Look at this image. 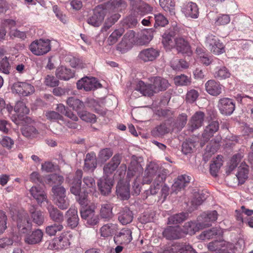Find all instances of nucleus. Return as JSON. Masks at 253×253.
Returning a JSON list of instances; mask_svg holds the SVG:
<instances>
[{
	"mask_svg": "<svg viewBox=\"0 0 253 253\" xmlns=\"http://www.w3.org/2000/svg\"><path fill=\"white\" fill-rule=\"evenodd\" d=\"M150 81L153 84H146L142 81H138L135 89L143 95L151 96L154 93L166 90L169 85L168 80L160 77H151Z\"/></svg>",
	"mask_w": 253,
	"mask_h": 253,
	"instance_id": "1",
	"label": "nucleus"
},
{
	"mask_svg": "<svg viewBox=\"0 0 253 253\" xmlns=\"http://www.w3.org/2000/svg\"><path fill=\"white\" fill-rule=\"evenodd\" d=\"M52 192L55 204L60 210H66L70 206V200L66 197L65 188L63 186H53Z\"/></svg>",
	"mask_w": 253,
	"mask_h": 253,
	"instance_id": "2",
	"label": "nucleus"
},
{
	"mask_svg": "<svg viewBox=\"0 0 253 253\" xmlns=\"http://www.w3.org/2000/svg\"><path fill=\"white\" fill-rule=\"evenodd\" d=\"M30 50L37 56L46 54L51 49L50 41L49 40L40 39L33 42L30 46Z\"/></svg>",
	"mask_w": 253,
	"mask_h": 253,
	"instance_id": "3",
	"label": "nucleus"
},
{
	"mask_svg": "<svg viewBox=\"0 0 253 253\" xmlns=\"http://www.w3.org/2000/svg\"><path fill=\"white\" fill-rule=\"evenodd\" d=\"M207 48L215 55H219L225 52L224 46L220 40L212 35L207 36L205 41Z\"/></svg>",
	"mask_w": 253,
	"mask_h": 253,
	"instance_id": "4",
	"label": "nucleus"
},
{
	"mask_svg": "<svg viewBox=\"0 0 253 253\" xmlns=\"http://www.w3.org/2000/svg\"><path fill=\"white\" fill-rule=\"evenodd\" d=\"M130 5L134 14L142 16L153 10V7L142 0H130Z\"/></svg>",
	"mask_w": 253,
	"mask_h": 253,
	"instance_id": "5",
	"label": "nucleus"
},
{
	"mask_svg": "<svg viewBox=\"0 0 253 253\" xmlns=\"http://www.w3.org/2000/svg\"><path fill=\"white\" fill-rule=\"evenodd\" d=\"M28 217V213L25 211H21L18 213L17 226L20 234H26L31 229V223Z\"/></svg>",
	"mask_w": 253,
	"mask_h": 253,
	"instance_id": "6",
	"label": "nucleus"
},
{
	"mask_svg": "<svg viewBox=\"0 0 253 253\" xmlns=\"http://www.w3.org/2000/svg\"><path fill=\"white\" fill-rule=\"evenodd\" d=\"M140 159H141L140 158H138L135 156L131 157L127 173V176L128 178L133 176H136L137 178L138 177L142 174L143 169L139 161Z\"/></svg>",
	"mask_w": 253,
	"mask_h": 253,
	"instance_id": "7",
	"label": "nucleus"
},
{
	"mask_svg": "<svg viewBox=\"0 0 253 253\" xmlns=\"http://www.w3.org/2000/svg\"><path fill=\"white\" fill-rule=\"evenodd\" d=\"M77 86L79 89H84L88 91L100 87L101 85L98 82L96 78L85 77L78 81Z\"/></svg>",
	"mask_w": 253,
	"mask_h": 253,
	"instance_id": "8",
	"label": "nucleus"
},
{
	"mask_svg": "<svg viewBox=\"0 0 253 253\" xmlns=\"http://www.w3.org/2000/svg\"><path fill=\"white\" fill-rule=\"evenodd\" d=\"M98 189L102 195H108L111 192L114 185L112 176H103L97 181Z\"/></svg>",
	"mask_w": 253,
	"mask_h": 253,
	"instance_id": "9",
	"label": "nucleus"
},
{
	"mask_svg": "<svg viewBox=\"0 0 253 253\" xmlns=\"http://www.w3.org/2000/svg\"><path fill=\"white\" fill-rule=\"evenodd\" d=\"M217 107L220 112L224 115H231L235 108L233 101L229 98H222L219 100Z\"/></svg>",
	"mask_w": 253,
	"mask_h": 253,
	"instance_id": "10",
	"label": "nucleus"
},
{
	"mask_svg": "<svg viewBox=\"0 0 253 253\" xmlns=\"http://www.w3.org/2000/svg\"><path fill=\"white\" fill-rule=\"evenodd\" d=\"M178 33V28L177 27H173L166 31L162 36V43L167 49H170L174 47L172 39Z\"/></svg>",
	"mask_w": 253,
	"mask_h": 253,
	"instance_id": "11",
	"label": "nucleus"
},
{
	"mask_svg": "<svg viewBox=\"0 0 253 253\" xmlns=\"http://www.w3.org/2000/svg\"><path fill=\"white\" fill-rule=\"evenodd\" d=\"M205 114L201 111L196 112L191 118L188 124V130L192 132L201 127L204 123Z\"/></svg>",
	"mask_w": 253,
	"mask_h": 253,
	"instance_id": "12",
	"label": "nucleus"
},
{
	"mask_svg": "<svg viewBox=\"0 0 253 253\" xmlns=\"http://www.w3.org/2000/svg\"><path fill=\"white\" fill-rule=\"evenodd\" d=\"M160 55L158 49L150 47L142 50L138 55V58L144 62H150L155 60Z\"/></svg>",
	"mask_w": 253,
	"mask_h": 253,
	"instance_id": "13",
	"label": "nucleus"
},
{
	"mask_svg": "<svg viewBox=\"0 0 253 253\" xmlns=\"http://www.w3.org/2000/svg\"><path fill=\"white\" fill-rule=\"evenodd\" d=\"M172 118L166 120L152 130V135L155 137H162L168 133L172 129Z\"/></svg>",
	"mask_w": 253,
	"mask_h": 253,
	"instance_id": "14",
	"label": "nucleus"
},
{
	"mask_svg": "<svg viewBox=\"0 0 253 253\" xmlns=\"http://www.w3.org/2000/svg\"><path fill=\"white\" fill-rule=\"evenodd\" d=\"M13 91L22 96H28L35 91L34 87L24 82L15 83L12 88Z\"/></svg>",
	"mask_w": 253,
	"mask_h": 253,
	"instance_id": "15",
	"label": "nucleus"
},
{
	"mask_svg": "<svg viewBox=\"0 0 253 253\" xmlns=\"http://www.w3.org/2000/svg\"><path fill=\"white\" fill-rule=\"evenodd\" d=\"M121 159L122 157L119 154H115L112 158L111 161L104 166L103 176H112L110 175L117 169L120 164Z\"/></svg>",
	"mask_w": 253,
	"mask_h": 253,
	"instance_id": "16",
	"label": "nucleus"
},
{
	"mask_svg": "<svg viewBox=\"0 0 253 253\" xmlns=\"http://www.w3.org/2000/svg\"><path fill=\"white\" fill-rule=\"evenodd\" d=\"M49 216L51 220L54 222L61 224L64 219L63 213L53 205L50 202L47 204L46 207Z\"/></svg>",
	"mask_w": 253,
	"mask_h": 253,
	"instance_id": "17",
	"label": "nucleus"
},
{
	"mask_svg": "<svg viewBox=\"0 0 253 253\" xmlns=\"http://www.w3.org/2000/svg\"><path fill=\"white\" fill-rule=\"evenodd\" d=\"M162 169H160L159 166L151 162L148 165L145 170L144 176L143 179L144 184H149L153 180V177L155 176L158 171Z\"/></svg>",
	"mask_w": 253,
	"mask_h": 253,
	"instance_id": "18",
	"label": "nucleus"
},
{
	"mask_svg": "<svg viewBox=\"0 0 253 253\" xmlns=\"http://www.w3.org/2000/svg\"><path fill=\"white\" fill-rule=\"evenodd\" d=\"M30 193L40 206H42V204L44 202L46 204L49 202L47 199L46 194L40 186H35L32 187L30 190Z\"/></svg>",
	"mask_w": 253,
	"mask_h": 253,
	"instance_id": "19",
	"label": "nucleus"
},
{
	"mask_svg": "<svg viewBox=\"0 0 253 253\" xmlns=\"http://www.w3.org/2000/svg\"><path fill=\"white\" fill-rule=\"evenodd\" d=\"M105 17V11L101 8H96L93 12V15L89 17L87 20L88 24L94 27L100 26Z\"/></svg>",
	"mask_w": 253,
	"mask_h": 253,
	"instance_id": "20",
	"label": "nucleus"
},
{
	"mask_svg": "<svg viewBox=\"0 0 253 253\" xmlns=\"http://www.w3.org/2000/svg\"><path fill=\"white\" fill-rule=\"evenodd\" d=\"M132 232L127 228L122 229L121 231L114 237V241L116 244H127L132 239Z\"/></svg>",
	"mask_w": 253,
	"mask_h": 253,
	"instance_id": "21",
	"label": "nucleus"
},
{
	"mask_svg": "<svg viewBox=\"0 0 253 253\" xmlns=\"http://www.w3.org/2000/svg\"><path fill=\"white\" fill-rule=\"evenodd\" d=\"M29 213L33 222L37 225H42L44 221V214L41 210H38L35 206H31L29 209Z\"/></svg>",
	"mask_w": 253,
	"mask_h": 253,
	"instance_id": "22",
	"label": "nucleus"
},
{
	"mask_svg": "<svg viewBox=\"0 0 253 253\" xmlns=\"http://www.w3.org/2000/svg\"><path fill=\"white\" fill-rule=\"evenodd\" d=\"M190 180V177L186 174L178 176L171 186L172 191L177 193L183 189L189 183Z\"/></svg>",
	"mask_w": 253,
	"mask_h": 253,
	"instance_id": "23",
	"label": "nucleus"
},
{
	"mask_svg": "<svg viewBox=\"0 0 253 253\" xmlns=\"http://www.w3.org/2000/svg\"><path fill=\"white\" fill-rule=\"evenodd\" d=\"M222 85L218 82L211 80L205 84V88L207 92L211 95L218 96L222 91Z\"/></svg>",
	"mask_w": 253,
	"mask_h": 253,
	"instance_id": "24",
	"label": "nucleus"
},
{
	"mask_svg": "<svg viewBox=\"0 0 253 253\" xmlns=\"http://www.w3.org/2000/svg\"><path fill=\"white\" fill-rule=\"evenodd\" d=\"M77 213V209L73 207H71L66 213L67 224L71 228H74L78 225L79 219Z\"/></svg>",
	"mask_w": 253,
	"mask_h": 253,
	"instance_id": "25",
	"label": "nucleus"
},
{
	"mask_svg": "<svg viewBox=\"0 0 253 253\" xmlns=\"http://www.w3.org/2000/svg\"><path fill=\"white\" fill-rule=\"evenodd\" d=\"M72 237V235L69 233H62L58 239L52 242L53 245L57 244V246H54L53 248L57 250L67 248L70 244Z\"/></svg>",
	"mask_w": 253,
	"mask_h": 253,
	"instance_id": "26",
	"label": "nucleus"
},
{
	"mask_svg": "<svg viewBox=\"0 0 253 253\" xmlns=\"http://www.w3.org/2000/svg\"><path fill=\"white\" fill-rule=\"evenodd\" d=\"M218 129L219 124L217 121H214L211 122L209 125L206 127L204 132L202 134V139L201 141H204V143L207 142Z\"/></svg>",
	"mask_w": 253,
	"mask_h": 253,
	"instance_id": "27",
	"label": "nucleus"
},
{
	"mask_svg": "<svg viewBox=\"0 0 253 253\" xmlns=\"http://www.w3.org/2000/svg\"><path fill=\"white\" fill-rule=\"evenodd\" d=\"M82 176V170L78 169L76 172L75 176L72 182V186L70 188L71 192L76 196H80L81 190V178Z\"/></svg>",
	"mask_w": 253,
	"mask_h": 253,
	"instance_id": "28",
	"label": "nucleus"
},
{
	"mask_svg": "<svg viewBox=\"0 0 253 253\" xmlns=\"http://www.w3.org/2000/svg\"><path fill=\"white\" fill-rule=\"evenodd\" d=\"M116 193L123 200H127L130 196L129 184L127 182L120 180L116 186Z\"/></svg>",
	"mask_w": 253,
	"mask_h": 253,
	"instance_id": "29",
	"label": "nucleus"
},
{
	"mask_svg": "<svg viewBox=\"0 0 253 253\" xmlns=\"http://www.w3.org/2000/svg\"><path fill=\"white\" fill-rule=\"evenodd\" d=\"M164 237L168 240H175L181 236L180 228L179 226H169L163 232Z\"/></svg>",
	"mask_w": 253,
	"mask_h": 253,
	"instance_id": "30",
	"label": "nucleus"
},
{
	"mask_svg": "<svg viewBox=\"0 0 253 253\" xmlns=\"http://www.w3.org/2000/svg\"><path fill=\"white\" fill-rule=\"evenodd\" d=\"M208 250L211 252L219 253H226L225 248L226 243L224 240H214L209 243L207 245Z\"/></svg>",
	"mask_w": 253,
	"mask_h": 253,
	"instance_id": "31",
	"label": "nucleus"
},
{
	"mask_svg": "<svg viewBox=\"0 0 253 253\" xmlns=\"http://www.w3.org/2000/svg\"><path fill=\"white\" fill-rule=\"evenodd\" d=\"M43 237V232L40 229H36L31 234H27L25 238V242L29 245L38 244Z\"/></svg>",
	"mask_w": 253,
	"mask_h": 253,
	"instance_id": "32",
	"label": "nucleus"
},
{
	"mask_svg": "<svg viewBox=\"0 0 253 253\" xmlns=\"http://www.w3.org/2000/svg\"><path fill=\"white\" fill-rule=\"evenodd\" d=\"M183 12L186 17L195 19L198 17L199 9L195 3L189 2L183 7Z\"/></svg>",
	"mask_w": 253,
	"mask_h": 253,
	"instance_id": "33",
	"label": "nucleus"
},
{
	"mask_svg": "<svg viewBox=\"0 0 253 253\" xmlns=\"http://www.w3.org/2000/svg\"><path fill=\"white\" fill-rule=\"evenodd\" d=\"M133 218L132 212L127 207L123 208L119 213L118 220L123 225L130 223Z\"/></svg>",
	"mask_w": 253,
	"mask_h": 253,
	"instance_id": "34",
	"label": "nucleus"
},
{
	"mask_svg": "<svg viewBox=\"0 0 253 253\" xmlns=\"http://www.w3.org/2000/svg\"><path fill=\"white\" fill-rule=\"evenodd\" d=\"M217 212L216 211L204 212L202 215L203 221L201 223L203 228L211 225V222L215 221L217 218Z\"/></svg>",
	"mask_w": 253,
	"mask_h": 253,
	"instance_id": "35",
	"label": "nucleus"
},
{
	"mask_svg": "<svg viewBox=\"0 0 253 253\" xmlns=\"http://www.w3.org/2000/svg\"><path fill=\"white\" fill-rule=\"evenodd\" d=\"M55 75L60 80L67 81L73 77L74 73L70 69L61 66L56 69Z\"/></svg>",
	"mask_w": 253,
	"mask_h": 253,
	"instance_id": "36",
	"label": "nucleus"
},
{
	"mask_svg": "<svg viewBox=\"0 0 253 253\" xmlns=\"http://www.w3.org/2000/svg\"><path fill=\"white\" fill-rule=\"evenodd\" d=\"M66 103L69 107L76 111L77 112V114L82 110L84 109L85 107L84 103L81 100L75 97H70L68 98Z\"/></svg>",
	"mask_w": 253,
	"mask_h": 253,
	"instance_id": "37",
	"label": "nucleus"
},
{
	"mask_svg": "<svg viewBox=\"0 0 253 253\" xmlns=\"http://www.w3.org/2000/svg\"><path fill=\"white\" fill-rule=\"evenodd\" d=\"M97 166L96 155L94 153H87L84 160V169L88 170H93Z\"/></svg>",
	"mask_w": 253,
	"mask_h": 253,
	"instance_id": "38",
	"label": "nucleus"
},
{
	"mask_svg": "<svg viewBox=\"0 0 253 253\" xmlns=\"http://www.w3.org/2000/svg\"><path fill=\"white\" fill-rule=\"evenodd\" d=\"M174 47L178 52L187 53L190 50V46L188 42L183 38H176L175 40Z\"/></svg>",
	"mask_w": 253,
	"mask_h": 253,
	"instance_id": "39",
	"label": "nucleus"
},
{
	"mask_svg": "<svg viewBox=\"0 0 253 253\" xmlns=\"http://www.w3.org/2000/svg\"><path fill=\"white\" fill-rule=\"evenodd\" d=\"M153 32L152 30L149 29L143 31L138 37L136 41L137 44L144 45L148 43L153 38Z\"/></svg>",
	"mask_w": 253,
	"mask_h": 253,
	"instance_id": "40",
	"label": "nucleus"
},
{
	"mask_svg": "<svg viewBox=\"0 0 253 253\" xmlns=\"http://www.w3.org/2000/svg\"><path fill=\"white\" fill-rule=\"evenodd\" d=\"M118 229V225L116 224L108 223L105 224L100 228L101 236L103 237L112 236Z\"/></svg>",
	"mask_w": 253,
	"mask_h": 253,
	"instance_id": "41",
	"label": "nucleus"
},
{
	"mask_svg": "<svg viewBox=\"0 0 253 253\" xmlns=\"http://www.w3.org/2000/svg\"><path fill=\"white\" fill-rule=\"evenodd\" d=\"M249 169L248 167L245 164L242 163L238 168V171L236 176L240 184H243L245 180L248 177Z\"/></svg>",
	"mask_w": 253,
	"mask_h": 253,
	"instance_id": "42",
	"label": "nucleus"
},
{
	"mask_svg": "<svg viewBox=\"0 0 253 253\" xmlns=\"http://www.w3.org/2000/svg\"><path fill=\"white\" fill-rule=\"evenodd\" d=\"M168 172V170L166 169H163L158 171V173L153 177L154 185H156L160 188L163 183L166 179V177Z\"/></svg>",
	"mask_w": 253,
	"mask_h": 253,
	"instance_id": "43",
	"label": "nucleus"
},
{
	"mask_svg": "<svg viewBox=\"0 0 253 253\" xmlns=\"http://www.w3.org/2000/svg\"><path fill=\"white\" fill-rule=\"evenodd\" d=\"M168 172V170L166 169H163L158 171V173L153 177L154 185H156L160 188L163 183L166 179V177Z\"/></svg>",
	"mask_w": 253,
	"mask_h": 253,
	"instance_id": "44",
	"label": "nucleus"
},
{
	"mask_svg": "<svg viewBox=\"0 0 253 253\" xmlns=\"http://www.w3.org/2000/svg\"><path fill=\"white\" fill-rule=\"evenodd\" d=\"M189 214L187 212H181L173 214L168 218V224H176L180 223L185 220L188 216Z\"/></svg>",
	"mask_w": 253,
	"mask_h": 253,
	"instance_id": "45",
	"label": "nucleus"
},
{
	"mask_svg": "<svg viewBox=\"0 0 253 253\" xmlns=\"http://www.w3.org/2000/svg\"><path fill=\"white\" fill-rule=\"evenodd\" d=\"M184 228L186 233L189 234L190 235L194 234L200 229L203 228L201 222L196 223V222L192 221L185 223L184 226Z\"/></svg>",
	"mask_w": 253,
	"mask_h": 253,
	"instance_id": "46",
	"label": "nucleus"
},
{
	"mask_svg": "<svg viewBox=\"0 0 253 253\" xmlns=\"http://www.w3.org/2000/svg\"><path fill=\"white\" fill-rule=\"evenodd\" d=\"M21 132L23 136L28 138H33L37 137L39 132L36 128L32 126H25L21 128Z\"/></svg>",
	"mask_w": 253,
	"mask_h": 253,
	"instance_id": "47",
	"label": "nucleus"
},
{
	"mask_svg": "<svg viewBox=\"0 0 253 253\" xmlns=\"http://www.w3.org/2000/svg\"><path fill=\"white\" fill-rule=\"evenodd\" d=\"M112 206L110 204L102 205L100 211V216L106 220L110 219L113 216Z\"/></svg>",
	"mask_w": 253,
	"mask_h": 253,
	"instance_id": "48",
	"label": "nucleus"
},
{
	"mask_svg": "<svg viewBox=\"0 0 253 253\" xmlns=\"http://www.w3.org/2000/svg\"><path fill=\"white\" fill-rule=\"evenodd\" d=\"M160 4L163 9L166 12H169L170 15L175 13V3L173 0H159Z\"/></svg>",
	"mask_w": 253,
	"mask_h": 253,
	"instance_id": "49",
	"label": "nucleus"
},
{
	"mask_svg": "<svg viewBox=\"0 0 253 253\" xmlns=\"http://www.w3.org/2000/svg\"><path fill=\"white\" fill-rule=\"evenodd\" d=\"M187 121V115L182 113L179 115L175 122L172 123V129L176 128L179 130H181L185 126Z\"/></svg>",
	"mask_w": 253,
	"mask_h": 253,
	"instance_id": "50",
	"label": "nucleus"
},
{
	"mask_svg": "<svg viewBox=\"0 0 253 253\" xmlns=\"http://www.w3.org/2000/svg\"><path fill=\"white\" fill-rule=\"evenodd\" d=\"M126 4L122 0H111L108 4V7L111 10L119 11L126 8Z\"/></svg>",
	"mask_w": 253,
	"mask_h": 253,
	"instance_id": "51",
	"label": "nucleus"
},
{
	"mask_svg": "<svg viewBox=\"0 0 253 253\" xmlns=\"http://www.w3.org/2000/svg\"><path fill=\"white\" fill-rule=\"evenodd\" d=\"M14 111L19 117H23L29 112V109L22 101L17 102L14 107Z\"/></svg>",
	"mask_w": 253,
	"mask_h": 253,
	"instance_id": "52",
	"label": "nucleus"
},
{
	"mask_svg": "<svg viewBox=\"0 0 253 253\" xmlns=\"http://www.w3.org/2000/svg\"><path fill=\"white\" fill-rule=\"evenodd\" d=\"M222 165L221 157L218 156L216 160H214L210 166V172L211 174L214 176H216Z\"/></svg>",
	"mask_w": 253,
	"mask_h": 253,
	"instance_id": "53",
	"label": "nucleus"
},
{
	"mask_svg": "<svg viewBox=\"0 0 253 253\" xmlns=\"http://www.w3.org/2000/svg\"><path fill=\"white\" fill-rule=\"evenodd\" d=\"M125 30L123 28L115 30L108 38L107 41L109 44L112 45L118 41L119 38L123 34Z\"/></svg>",
	"mask_w": 253,
	"mask_h": 253,
	"instance_id": "54",
	"label": "nucleus"
},
{
	"mask_svg": "<svg viewBox=\"0 0 253 253\" xmlns=\"http://www.w3.org/2000/svg\"><path fill=\"white\" fill-rule=\"evenodd\" d=\"M47 182L50 185L55 184L54 186H61V184L64 181L63 177L57 174H52L47 176Z\"/></svg>",
	"mask_w": 253,
	"mask_h": 253,
	"instance_id": "55",
	"label": "nucleus"
},
{
	"mask_svg": "<svg viewBox=\"0 0 253 253\" xmlns=\"http://www.w3.org/2000/svg\"><path fill=\"white\" fill-rule=\"evenodd\" d=\"M78 115L81 119L84 121L90 123H94L96 122L95 115L90 113L84 109L78 112Z\"/></svg>",
	"mask_w": 253,
	"mask_h": 253,
	"instance_id": "56",
	"label": "nucleus"
},
{
	"mask_svg": "<svg viewBox=\"0 0 253 253\" xmlns=\"http://www.w3.org/2000/svg\"><path fill=\"white\" fill-rule=\"evenodd\" d=\"M175 84L177 86H187L191 84V80L184 75L176 76L174 78Z\"/></svg>",
	"mask_w": 253,
	"mask_h": 253,
	"instance_id": "57",
	"label": "nucleus"
},
{
	"mask_svg": "<svg viewBox=\"0 0 253 253\" xmlns=\"http://www.w3.org/2000/svg\"><path fill=\"white\" fill-rule=\"evenodd\" d=\"M63 228V226L61 224L54 223L46 227L45 233L50 236H54L57 232L61 231Z\"/></svg>",
	"mask_w": 253,
	"mask_h": 253,
	"instance_id": "58",
	"label": "nucleus"
},
{
	"mask_svg": "<svg viewBox=\"0 0 253 253\" xmlns=\"http://www.w3.org/2000/svg\"><path fill=\"white\" fill-rule=\"evenodd\" d=\"M140 19V17L133 15L132 14L126 17L123 21L124 25H126L128 27H133L138 23V21Z\"/></svg>",
	"mask_w": 253,
	"mask_h": 253,
	"instance_id": "59",
	"label": "nucleus"
},
{
	"mask_svg": "<svg viewBox=\"0 0 253 253\" xmlns=\"http://www.w3.org/2000/svg\"><path fill=\"white\" fill-rule=\"evenodd\" d=\"M113 154V151L110 148H104L101 149L98 155V159L101 162H106L110 159Z\"/></svg>",
	"mask_w": 253,
	"mask_h": 253,
	"instance_id": "60",
	"label": "nucleus"
},
{
	"mask_svg": "<svg viewBox=\"0 0 253 253\" xmlns=\"http://www.w3.org/2000/svg\"><path fill=\"white\" fill-rule=\"evenodd\" d=\"M9 36L11 39L17 38L22 41L25 40L27 38L26 32L20 31L17 29H11L9 32Z\"/></svg>",
	"mask_w": 253,
	"mask_h": 253,
	"instance_id": "61",
	"label": "nucleus"
},
{
	"mask_svg": "<svg viewBox=\"0 0 253 253\" xmlns=\"http://www.w3.org/2000/svg\"><path fill=\"white\" fill-rule=\"evenodd\" d=\"M153 20L155 21L154 26H161L164 27L168 24V19L162 14H157L154 15L153 18Z\"/></svg>",
	"mask_w": 253,
	"mask_h": 253,
	"instance_id": "62",
	"label": "nucleus"
},
{
	"mask_svg": "<svg viewBox=\"0 0 253 253\" xmlns=\"http://www.w3.org/2000/svg\"><path fill=\"white\" fill-rule=\"evenodd\" d=\"M214 76L219 80H223L229 78L230 76V73L226 67H222L215 73Z\"/></svg>",
	"mask_w": 253,
	"mask_h": 253,
	"instance_id": "63",
	"label": "nucleus"
},
{
	"mask_svg": "<svg viewBox=\"0 0 253 253\" xmlns=\"http://www.w3.org/2000/svg\"><path fill=\"white\" fill-rule=\"evenodd\" d=\"M11 70V66L6 57H4L0 61V71L5 74H8Z\"/></svg>",
	"mask_w": 253,
	"mask_h": 253,
	"instance_id": "64",
	"label": "nucleus"
}]
</instances>
